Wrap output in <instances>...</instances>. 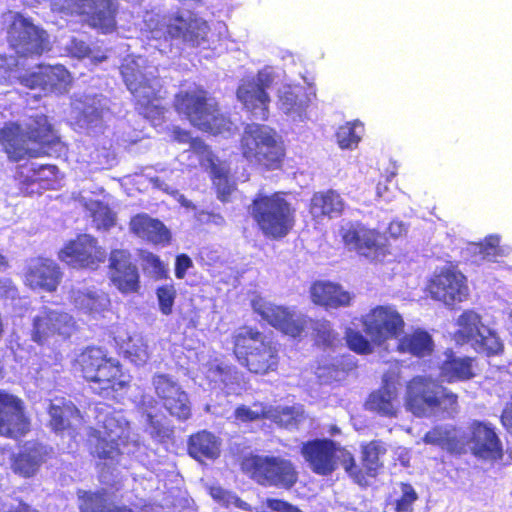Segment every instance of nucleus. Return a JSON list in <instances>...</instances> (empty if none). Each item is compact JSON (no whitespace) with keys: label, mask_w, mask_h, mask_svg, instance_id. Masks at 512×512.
Listing matches in <instances>:
<instances>
[{"label":"nucleus","mask_w":512,"mask_h":512,"mask_svg":"<svg viewBox=\"0 0 512 512\" xmlns=\"http://www.w3.org/2000/svg\"><path fill=\"white\" fill-rule=\"evenodd\" d=\"M73 371L92 392L108 401L121 403L131 387L124 366L100 345H87L72 361Z\"/></svg>","instance_id":"f257e3e1"},{"label":"nucleus","mask_w":512,"mask_h":512,"mask_svg":"<svg viewBox=\"0 0 512 512\" xmlns=\"http://www.w3.org/2000/svg\"><path fill=\"white\" fill-rule=\"evenodd\" d=\"M232 355L249 373L265 376L276 372L280 363L279 345L256 326L241 325L230 335Z\"/></svg>","instance_id":"f03ea898"},{"label":"nucleus","mask_w":512,"mask_h":512,"mask_svg":"<svg viewBox=\"0 0 512 512\" xmlns=\"http://www.w3.org/2000/svg\"><path fill=\"white\" fill-rule=\"evenodd\" d=\"M174 110L191 125L213 135L231 134L236 128L231 119L220 111L218 101L202 86L178 91L173 100Z\"/></svg>","instance_id":"7ed1b4c3"},{"label":"nucleus","mask_w":512,"mask_h":512,"mask_svg":"<svg viewBox=\"0 0 512 512\" xmlns=\"http://www.w3.org/2000/svg\"><path fill=\"white\" fill-rule=\"evenodd\" d=\"M287 196L284 191L270 194L259 191L253 197L248 213L266 238L280 240L293 229L296 209Z\"/></svg>","instance_id":"20e7f679"},{"label":"nucleus","mask_w":512,"mask_h":512,"mask_svg":"<svg viewBox=\"0 0 512 512\" xmlns=\"http://www.w3.org/2000/svg\"><path fill=\"white\" fill-rule=\"evenodd\" d=\"M241 156L250 164L266 171L282 169L286 147L277 131L267 125L249 123L239 140Z\"/></svg>","instance_id":"39448f33"},{"label":"nucleus","mask_w":512,"mask_h":512,"mask_svg":"<svg viewBox=\"0 0 512 512\" xmlns=\"http://www.w3.org/2000/svg\"><path fill=\"white\" fill-rule=\"evenodd\" d=\"M242 471L262 487L293 489L300 479L298 466L279 455L249 454L242 459Z\"/></svg>","instance_id":"423d86ee"},{"label":"nucleus","mask_w":512,"mask_h":512,"mask_svg":"<svg viewBox=\"0 0 512 512\" xmlns=\"http://www.w3.org/2000/svg\"><path fill=\"white\" fill-rule=\"evenodd\" d=\"M405 406L417 417L456 411L458 395L431 377L416 376L407 383Z\"/></svg>","instance_id":"0eeeda50"},{"label":"nucleus","mask_w":512,"mask_h":512,"mask_svg":"<svg viewBox=\"0 0 512 512\" xmlns=\"http://www.w3.org/2000/svg\"><path fill=\"white\" fill-rule=\"evenodd\" d=\"M120 72L138 112L149 120L163 119L165 107L161 102L166 96L163 85L155 78H146L134 60L123 62Z\"/></svg>","instance_id":"6e6552de"},{"label":"nucleus","mask_w":512,"mask_h":512,"mask_svg":"<svg viewBox=\"0 0 512 512\" xmlns=\"http://www.w3.org/2000/svg\"><path fill=\"white\" fill-rule=\"evenodd\" d=\"M7 42L17 56L39 57L51 50L49 34L31 18L15 12L7 29Z\"/></svg>","instance_id":"1a4fd4ad"},{"label":"nucleus","mask_w":512,"mask_h":512,"mask_svg":"<svg viewBox=\"0 0 512 512\" xmlns=\"http://www.w3.org/2000/svg\"><path fill=\"white\" fill-rule=\"evenodd\" d=\"M341 241L348 251L368 259L382 262L391 254L388 239L376 228H370L360 221L351 222L340 229Z\"/></svg>","instance_id":"9d476101"},{"label":"nucleus","mask_w":512,"mask_h":512,"mask_svg":"<svg viewBox=\"0 0 512 512\" xmlns=\"http://www.w3.org/2000/svg\"><path fill=\"white\" fill-rule=\"evenodd\" d=\"M77 330L74 317L66 311L43 307L33 317L31 340L43 346L67 341Z\"/></svg>","instance_id":"9b49d317"},{"label":"nucleus","mask_w":512,"mask_h":512,"mask_svg":"<svg viewBox=\"0 0 512 512\" xmlns=\"http://www.w3.org/2000/svg\"><path fill=\"white\" fill-rule=\"evenodd\" d=\"M364 333L378 347L397 339L406 326L401 313L392 305H377L361 316Z\"/></svg>","instance_id":"f8f14e48"},{"label":"nucleus","mask_w":512,"mask_h":512,"mask_svg":"<svg viewBox=\"0 0 512 512\" xmlns=\"http://www.w3.org/2000/svg\"><path fill=\"white\" fill-rule=\"evenodd\" d=\"M163 37L165 40H180L189 47H199L208 41V22L193 12L176 11L163 17Z\"/></svg>","instance_id":"ddd939ff"},{"label":"nucleus","mask_w":512,"mask_h":512,"mask_svg":"<svg viewBox=\"0 0 512 512\" xmlns=\"http://www.w3.org/2000/svg\"><path fill=\"white\" fill-rule=\"evenodd\" d=\"M251 307L262 320L283 335L299 338L307 328L306 317L287 306L276 305L256 297L251 301Z\"/></svg>","instance_id":"4468645a"},{"label":"nucleus","mask_w":512,"mask_h":512,"mask_svg":"<svg viewBox=\"0 0 512 512\" xmlns=\"http://www.w3.org/2000/svg\"><path fill=\"white\" fill-rule=\"evenodd\" d=\"M386 451L380 440H372L361 445V466L356 463L353 454L346 449L341 450L340 464L354 483L366 486L368 478L376 477L383 467L380 456Z\"/></svg>","instance_id":"2eb2a0df"},{"label":"nucleus","mask_w":512,"mask_h":512,"mask_svg":"<svg viewBox=\"0 0 512 512\" xmlns=\"http://www.w3.org/2000/svg\"><path fill=\"white\" fill-rule=\"evenodd\" d=\"M426 291L433 300L449 307L464 302L469 297L466 276L450 267L434 273L426 285Z\"/></svg>","instance_id":"dca6fc26"},{"label":"nucleus","mask_w":512,"mask_h":512,"mask_svg":"<svg viewBox=\"0 0 512 512\" xmlns=\"http://www.w3.org/2000/svg\"><path fill=\"white\" fill-rule=\"evenodd\" d=\"M58 258L72 268L96 270L106 260V251L95 237L79 234L58 252Z\"/></svg>","instance_id":"f3484780"},{"label":"nucleus","mask_w":512,"mask_h":512,"mask_svg":"<svg viewBox=\"0 0 512 512\" xmlns=\"http://www.w3.org/2000/svg\"><path fill=\"white\" fill-rule=\"evenodd\" d=\"M31 431V419L22 398L0 389V437L20 440Z\"/></svg>","instance_id":"a211bd4d"},{"label":"nucleus","mask_w":512,"mask_h":512,"mask_svg":"<svg viewBox=\"0 0 512 512\" xmlns=\"http://www.w3.org/2000/svg\"><path fill=\"white\" fill-rule=\"evenodd\" d=\"M152 385L157 398L171 416L181 421L191 417L188 394L170 375L155 374L152 378Z\"/></svg>","instance_id":"6ab92c4d"},{"label":"nucleus","mask_w":512,"mask_h":512,"mask_svg":"<svg viewBox=\"0 0 512 512\" xmlns=\"http://www.w3.org/2000/svg\"><path fill=\"white\" fill-rule=\"evenodd\" d=\"M468 443L471 453L480 459L498 461L503 458V444L496 427L487 421L473 420L469 424Z\"/></svg>","instance_id":"aec40b11"},{"label":"nucleus","mask_w":512,"mask_h":512,"mask_svg":"<svg viewBox=\"0 0 512 512\" xmlns=\"http://www.w3.org/2000/svg\"><path fill=\"white\" fill-rule=\"evenodd\" d=\"M342 449L332 439L318 438L302 443L300 453L313 473L329 476L337 469V452Z\"/></svg>","instance_id":"412c9836"},{"label":"nucleus","mask_w":512,"mask_h":512,"mask_svg":"<svg viewBox=\"0 0 512 512\" xmlns=\"http://www.w3.org/2000/svg\"><path fill=\"white\" fill-rule=\"evenodd\" d=\"M23 278L24 284L31 290L54 293L62 281L63 272L54 260L37 256L27 262Z\"/></svg>","instance_id":"4be33fe9"},{"label":"nucleus","mask_w":512,"mask_h":512,"mask_svg":"<svg viewBox=\"0 0 512 512\" xmlns=\"http://www.w3.org/2000/svg\"><path fill=\"white\" fill-rule=\"evenodd\" d=\"M109 279L122 294H135L141 288L137 266L126 249H113L109 254Z\"/></svg>","instance_id":"5701e85b"},{"label":"nucleus","mask_w":512,"mask_h":512,"mask_svg":"<svg viewBox=\"0 0 512 512\" xmlns=\"http://www.w3.org/2000/svg\"><path fill=\"white\" fill-rule=\"evenodd\" d=\"M273 80L271 73L259 71L254 80L243 83L236 92L239 101L262 120L268 118L270 97L267 89Z\"/></svg>","instance_id":"b1692460"},{"label":"nucleus","mask_w":512,"mask_h":512,"mask_svg":"<svg viewBox=\"0 0 512 512\" xmlns=\"http://www.w3.org/2000/svg\"><path fill=\"white\" fill-rule=\"evenodd\" d=\"M51 449L38 441H27L10 457V469L20 478L30 479L37 475L50 457Z\"/></svg>","instance_id":"393cba45"},{"label":"nucleus","mask_w":512,"mask_h":512,"mask_svg":"<svg viewBox=\"0 0 512 512\" xmlns=\"http://www.w3.org/2000/svg\"><path fill=\"white\" fill-rule=\"evenodd\" d=\"M28 141L30 140L26 131L16 122H7L0 128V145L13 162L48 155V152L29 148L27 146Z\"/></svg>","instance_id":"a878e982"},{"label":"nucleus","mask_w":512,"mask_h":512,"mask_svg":"<svg viewBox=\"0 0 512 512\" xmlns=\"http://www.w3.org/2000/svg\"><path fill=\"white\" fill-rule=\"evenodd\" d=\"M48 415V427L52 432L61 437L68 436L71 440H76L80 434V426L83 424V415L74 403L67 401L51 404Z\"/></svg>","instance_id":"bb28decb"},{"label":"nucleus","mask_w":512,"mask_h":512,"mask_svg":"<svg viewBox=\"0 0 512 512\" xmlns=\"http://www.w3.org/2000/svg\"><path fill=\"white\" fill-rule=\"evenodd\" d=\"M311 302L325 310H337L349 307L355 296L339 283L328 280H316L309 288Z\"/></svg>","instance_id":"cd10ccee"},{"label":"nucleus","mask_w":512,"mask_h":512,"mask_svg":"<svg viewBox=\"0 0 512 512\" xmlns=\"http://www.w3.org/2000/svg\"><path fill=\"white\" fill-rule=\"evenodd\" d=\"M191 148L196 153L205 155L217 197L223 203L228 202L233 191V185L229 182V165L225 161L219 160L209 146L198 137L192 140Z\"/></svg>","instance_id":"c85d7f7f"},{"label":"nucleus","mask_w":512,"mask_h":512,"mask_svg":"<svg viewBox=\"0 0 512 512\" xmlns=\"http://www.w3.org/2000/svg\"><path fill=\"white\" fill-rule=\"evenodd\" d=\"M476 358L458 356L452 349H446L439 365V377L448 384L466 382L476 376Z\"/></svg>","instance_id":"c756f323"},{"label":"nucleus","mask_w":512,"mask_h":512,"mask_svg":"<svg viewBox=\"0 0 512 512\" xmlns=\"http://www.w3.org/2000/svg\"><path fill=\"white\" fill-rule=\"evenodd\" d=\"M346 203L341 194L334 189L314 192L310 198L308 211L315 222L331 220L343 215Z\"/></svg>","instance_id":"7c9ffc66"},{"label":"nucleus","mask_w":512,"mask_h":512,"mask_svg":"<svg viewBox=\"0 0 512 512\" xmlns=\"http://www.w3.org/2000/svg\"><path fill=\"white\" fill-rule=\"evenodd\" d=\"M130 231L153 245L166 246L171 242L170 230L159 219L138 213L129 221Z\"/></svg>","instance_id":"2f4dec72"},{"label":"nucleus","mask_w":512,"mask_h":512,"mask_svg":"<svg viewBox=\"0 0 512 512\" xmlns=\"http://www.w3.org/2000/svg\"><path fill=\"white\" fill-rule=\"evenodd\" d=\"M425 444L437 446L454 456L467 453V443L455 426L437 425L427 431L423 438Z\"/></svg>","instance_id":"473e14b6"},{"label":"nucleus","mask_w":512,"mask_h":512,"mask_svg":"<svg viewBox=\"0 0 512 512\" xmlns=\"http://www.w3.org/2000/svg\"><path fill=\"white\" fill-rule=\"evenodd\" d=\"M398 390L396 385L390 381V377L385 376L382 385L371 392L365 402V407L371 412H375L385 417H395L397 414Z\"/></svg>","instance_id":"72a5a7b5"},{"label":"nucleus","mask_w":512,"mask_h":512,"mask_svg":"<svg viewBox=\"0 0 512 512\" xmlns=\"http://www.w3.org/2000/svg\"><path fill=\"white\" fill-rule=\"evenodd\" d=\"M396 351L416 358H425L434 351V340L430 333L422 328H415L402 333L397 338Z\"/></svg>","instance_id":"f704fd0d"},{"label":"nucleus","mask_w":512,"mask_h":512,"mask_svg":"<svg viewBox=\"0 0 512 512\" xmlns=\"http://www.w3.org/2000/svg\"><path fill=\"white\" fill-rule=\"evenodd\" d=\"M71 299L72 304L78 311L93 318L102 315L111 306L108 293L96 289L74 291Z\"/></svg>","instance_id":"c9c22d12"},{"label":"nucleus","mask_w":512,"mask_h":512,"mask_svg":"<svg viewBox=\"0 0 512 512\" xmlns=\"http://www.w3.org/2000/svg\"><path fill=\"white\" fill-rule=\"evenodd\" d=\"M221 441L212 432L200 430L187 439V453L196 461L214 460L220 455Z\"/></svg>","instance_id":"e433bc0d"},{"label":"nucleus","mask_w":512,"mask_h":512,"mask_svg":"<svg viewBox=\"0 0 512 512\" xmlns=\"http://www.w3.org/2000/svg\"><path fill=\"white\" fill-rule=\"evenodd\" d=\"M25 131L28 139L40 146L38 150L47 152L46 149L61 144L60 137L45 114L40 113L30 116Z\"/></svg>","instance_id":"4c0bfd02"},{"label":"nucleus","mask_w":512,"mask_h":512,"mask_svg":"<svg viewBox=\"0 0 512 512\" xmlns=\"http://www.w3.org/2000/svg\"><path fill=\"white\" fill-rule=\"evenodd\" d=\"M457 326L454 332L455 342L459 345L470 344L472 347L487 328L481 315L472 309L464 310L459 315Z\"/></svg>","instance_id":"58836bf2"},{"label":"nucleus","mask_w":512,"mask_h":512,"mask_svg":"<svg viewBox=\"0 0 512 512\" xmlns=\"http://www.w3.org/2000/svg\"><path fill=\"white\" fill-rule=\"evenodd\" d=\"M92 10L88 15L89 25L110 33L116 29L118 5L113 0H92Z\"/></svg>","instance_id":"ea45409f"},{"label":"nucleus","mask_w":512,"mask_h":512,"mask_svg":"<svg viewBox=\"0 0 512 512\" xmlns=\"http://www.w3.org/2000/svg\"><path fill=\"white\" fill-rule=\"evenodd\" d=\"M79 497L80 512H134L126 505H117L108 499L105 489L82 491Z\"/></svg>","instance_id":"a19ab883"},{"label":"nucleus","mask_w":512,"mask_h":512,"mask_svg":"<svg viewBox=\"0 0 512 512\" xmlns=\"http://www.w3.org/2000/svg\"><path fill=\"white\" fill-rule=\"evenodd\" d=\"M42 74L46 92H67L73 82L71 73L61 64L42 66Z\"/></svg>","instance_id":"79ce46f5"},{"label":"nucleus","mask_w":512,"mask_h":512,"mask_svg":"<svg viewBox=\"0 0 512 512\" xmlns=\"http://www.w3.org/2000/svg\"><path fill=\"white\" fill-rule=\"evenodd\" d=\"M59 169L54 164H43L33 166L30 174L24 175L23 172L19 175L20 184L22 187L38 183L42 188H48L53 182L58 179Z\"/></svg>","instance_id":"37998d69"},{"label":"nucleus","mask_w":512,"mask_h":512,"mask_svg":"<svg viewBox=\"0 0 512 512\" xmlns=\"http://www.w3.org/2000/svg\"><path fill=\"white\" fill-rule=\"evenodd\" d=\"M105 110L106 108L99 96H88L82 102L77 121L79 124L86 127L98 125L103 121Z\"/></svg>","instance_id":"c03bdc74"},{"label":"nucleus","mask_w":512,"mask_h":512,"mask_svg":"<svg viewBox=\"0 0 512 512\" xmlns=\"http://www.w3.org/2000/svg\"><path fill=\"white\" fill-rule=\"evenodd\" d=\"M87 209L97 229H110L115 225V214L102 201L93 200L87 204Z\"/></svg>","instance_id":"a18cd8bd"},{"label":"nucleus","mask_w":512,"mask_h":512,"mask_svg":"<svg viewBox=\"0 0 512 512\" xmlns=\"http://www.w3.org/2000/svg\"><path fill=\"white\" fill-rule=\"evenodd\" d=\"M95 438V444L91 454L100 460H113L120 456L121 452L116 439L102 437L100 431L91 434Z\"/></svg>","instance_id":"49530a36"},{"label":"nucleus","mask_w":512,"mask_h":512,"mask_svg":"<svg viewBox=\"0 0 512 512\" xmlns=\"http://www.w3.org/2000/svg\"><path fill=\"white\" fill-rule=\"evenodd\" d=\"M473 348L478 352L485 353L486 356H498L504 352V344L497 333L489 327L485 329Z\"/></svg>","instance_id":"de8ad7c7"},{"label":"nucleus","mask_w":512,"mask_h":512,"mask_svg":"<svg viewBox=\"0 0 512 512\" xmlns=\"http://www.w3.org/2000/svg\"><path fill=\"white\" fill-rule=\"evenodd\" d=\"M345 341L348 348L359 355L371 354L376 346L371 338L351 328H348L345 333Z\"/></svg>","instance_id":"09e8293b"},{"label":"nucleus","mask_w":512,"mask_h":512,"mask_svg":"<svg viewBox=\"0 0 512 512\" xmlns=\"http://www.w3.org/2000/svg\"><path fill=\"white\" fill-rule=\"evenodd\" d=\"M315 343L323 347H334L340 341L328 320H318L313 327Z\"/></svg>","instance_id":"8fccbe9b"},{"label":"nucleus","mask_w":512,"mask_h":512,"mask_svg":"<svg viewBox=\"0 0 512 512\" xmlns=\"http://www.w3.org/2000/svg\"><path fill=\"white\" fill-rule=\"evenodd\" d=\"M158 307L163 315H170L173 312L177 291L174 284H164L156 289Z\"/></svg>","instance_id":"3c124183"},{"label":"nucleus","mask_w":512,"mask_h":512,"mask_svg":"<svg viewBox=\"0 0 512 512\" xmlns=\"http://www.w3.org/2000/svg\"><path fill=\"white\" fill-rule=\"evenodd\" d=\"M401 496L395 501V512H412L413 504L418 500V494L408 482L399 484Z\"/></svg>","instance_id":"603ef678"},{"label":"nucleus","mask_w":512,"mask_h":512,"mask_svg":"<svg viewBox=\"0 0 512 512\" xmlns=\"http://www.w3.org/2000/svg\"><path fill=\"white\" fill-rule=\"evenodd\" d=\"M355 367V363L350 359H346L342 357L340 360H337L335 363H331L328 365L318 366V376L320 378H330L336 379L339 372L345 373L352 370Z\"/></svg>","instance_id":"864d4df0"},{"label":"nucleus","mask_w":512,"mask_h":512,"mask_svg":"<svg viewBox=\"0 0 512 512\" xmlns=\"http://www.w3.org/2000/svg\"><path fill=\"white\" fill-rule=\"evenodd\" d=\"M281 108L285 113L301 114L305 110L303 100L290 87L284 90L279 96Z\"/></svg>","instance_id":"5fc2aeb1"},{"label":"nucleus","mask_w":512,"mask_h":512,"mask_svg":"<svg viewBox=\"0 0 512 512\" xmlns=\"http://www.w3.org/2000/svg\"><path fill=\"white\" fill-rule=\"evenodd\" d=\"M336 140L343 149L356 146L360 141V137L355 131V125L350 122L341 125L336 132Z\"/></svg>","instance_id":"6e6d98bb"},{"label":"nucleus","mask_w":512,"mask_h":512,"mask_svg":"<svg viewBox=\"0 0 512 512\" xmlns=\"http://www.w3.org/2000/svg\"><path fill=\"white\" fill-rule=\"evenodd\" d=\"M141 259L145 264V268L151 271L156 280L168 278V270L159 256L152 252L145 251L141 254Z\"/></svg>","instance_id":"4d7b16f0"},{"label":"nucleus","mask_w":512,"mask_h":512,"mask_svg":"<svg viewBox=\"0 0 512 512\" xmlns=\"http://www.w3.org/2000/svg\"><path fill=\"white\" fill-rule=\"evenodd\" d=\"M234 418L242 423H250L261 420L266 417V412L263 410H253L246 405H239L234 410Z\"/></svg>","instance_id":"13d9d810"},{"label":"nucleus","mask_w":512,"mask_h":512,"mask_svg":"<svg viewBox=\"0 0 512 512\" xmlns=\"http://www.w3.org/2000/svg\"><path fill=\"white\" fill-rule=\"evenodd\" d=\"M479 252L482 255V259L493 260L496 256L500 255L499 238L493 235L486 237L484 242L480 244Z\"/></svg>","instance_id":"bf43d9fd"},{"label":"nucleus","mask_w":512,"mask_h":512,"mask_svg":"<svg viewBox=\"0 0 512 512\" xmlns=\"http://www.w3.org/2000/svg\"><path fill=\"white\" fill-rule=\"evenodd\" d=\"M265 504L267 508L276 512H302L298 506L279 498H267Z\"/></svg>","instance_id":"052dcab7"},{"label":"nucleus","mask_w":512,"mask_h":512,"mask_svg":"<svg viewBox=\"0 0 512 512\" xmlns=\"http://www.w3.org/2000/svg\"><path fill=\"white\" fill-rule=\"evenodd\" d=\"M193 267L192 259L185 253L178 254L175 259V276L177 279L185 278L187 271Z\"/></svg>","instance_id":"680f3d73"},{"label":"nucleus","mask_w":512,"mask_h":512,"mask_svg":"<svg viewBox=\"0 0 512 512\" xmlns=\"http://www.w3.org/2000/svg\"><path fill=\"white\" fill-rule=\"evenodd\" d=\"M20 83L30 89L40 88L44 90L42 66L38 71L29 73L20 79Z\"/></svg>","instance_id":"e2e57ef3"},{"label":"nucleus","mask_w":512,"mask_h":512,"mask_svg":"<svg viewBox=\"0 0 512 512\" xmlns=\"http://www.w3.org/2000/svg\"><path fill=\"white\" fill-rule=\"evenodd\" d=\"M500 422L504 429L512 435V396L501 412Z\"/></svg>","instance_id":"0e129e2a"},{"label":"nucleus","mask_w":512,"mask_h":512,"mask_svg":"<svg viewBox=\"0 0 512 512\" xmlns=\"http://www.w3.org/2000/svg\"><path fill=\"white\" fill-rule=\"evenodd\" d=\"M69 51L72 55L78 58H85L90 54V48L83 42L73 40L69 46Z\"/></svg>","instance_id":"69168bd1"},{"label":"nucleus","mask_w":512,"mask_h":512,"mask_svg":"<svg viewBox=\"0 0 512 512\" xmlns=\"http://www.w3.org/2000/svg\"><path fill=\"white\" fill-rule=\"evenodd\" d=\"M172 138L178 143H190L194 138L191 137V133L188 130L182 129L179 126H175L172 129Z\"/></svg>","instance_id":"338daca9"},{"label":"nucleus","mask_w":512,"mask_h":512,"mask_svg":"<svg viewBox=\"0 0 512 512\" xmlns=\"http://www.w3.org/2000/svg\"><path fill=\"white\" fill-rule=\"evenodd\" d=\"M148 426L151 428V435L153 436H163L165 434V427L157 420L153 414L148 413L146 418Z\"/></svg>","instance_id":"774afa93"}]
</instances>
